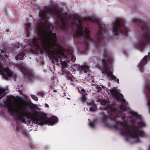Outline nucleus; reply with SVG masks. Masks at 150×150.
<instances>
[{
    "mask_svg": "<svg viewBox=\"0 0 150 150\" xmlns=\"http://www.w3.org/2000/svg\"><path fill=\"white\" fill-rule=\"evenodd\" d=\"M51 15L54 16L56 18L57 27L62 31L65 34H69L70 31L75 32L73 37L77 40V42L85 45L83 51L87 52L90 43L93 42L95 44L96 50L102 53L103 58L102 62L103 67L104 71L106 73L110 80H113L118 83H119L118 79L114 76L111 71H108L111 67L112 62V57L110 56L104 46L105 38L108 36L106 30L105 26L100 21H97L96 23L98 28V31L94 38L90 36L89 29L84 28L83 25L82 21L79 18L74 16V21L69 23L67 20L70 16H65L61 15L60 9L54 8L52 10L47 8L39 13L40 17L42 18L43 24L38 26L36 31L37 35L33 39L34 46L41 53L45 52L49 56L52 58L53 62L57 65L59 63L66 67L67 64L66 58L59 57L57 53L54 52L56 47L53 45H58L55 33L50 31V25L47 21L51 17Z\"/></svg>",
    "mask_w": 150,
    "mask_h": 150,
    "instance_id": "1",
    "label": "nucleus"
},
{
    "mask_svg": "<svg viewBox=\"0 0 150 150\" xmlns=\"http://www.w3.org/2000/svg\"><path fill=\"white\" fill-rule=\"evenodd\" d=\"M29 108V104L26 103L24 104H22L18 106L16 110L11 106L8 107V112L11 114L18 113L16 115L17 118L20 120L21 122L25 123L26 122L25 117L30 119L33 123L42 125L47 124L53 125L58 121V118L56 116L48 120L47 115L45 113L39 116H38V115H31L28 112Z\"/></svg>",
    "mask_w": 150,
    "mask_h": 150,
    "instance_id": "2",
    "label": "nucleus"
},
{
    "mask_svg": "<svg viewBox=\"0 0 150 150\" xmlns=\"http://www.w3.org/2000/svg\"><path fill=\"white\" fill-rule=\"evenodd\" d=\"M133 22L137 24L142 35L135 44L136 48L140 51L144 50L147 45H150V23L137 18H133Z\"/></svg>",
    "mask_w": 150,
    "mask_h": 150,
    "instance_id": "3",
    "label": "nucleus"
},
{
    "mask_svg": "<svg viewBox=\"0 0 150 150\" xmlns=\"http://www.w3.org/2000/svg\"><path fill=\"white\" fill-rule=\"evenodd\" d=\"M103 110H106L109 115L108 116L104 112H100L99 114L103 115L102 120L104 122H105L108 119L110 118L112 120L115 121L116 118L119 117V114H122V112L116 108H113L109 105H108Z\"/></svg>",
    "mask_w": 150,
    "mask_h": 150,
    "instance_id": "4",
    "label": "nucleus"
},
{
    "mask_svg": "<svg viewBox=\"0 0 150 150\" xmlns=\"http://www.w3.org/2000/svg\"><path fill=\"white\" fill-rule=\"evenodd\" d=\"M113 32L115 35H123L128 36V31L125 26L124 21L121 19H117L113 22Z\"/></svg>",
    "mask_w": 150,
    "mask_h": 150,
    "instance_id": "5",
    "label": "nucleus"
},
{
    "mask_svg": "<svg viewBox=\"0 0 150 150\" xmlns=\"http://www.w3.org/2000/svg\"><path fill=\"white\" fill-rule=\"evenodd\" d=\"M53 46L56 47L57 49L54 50V52L57 54L59 57H62L66 58V60L68 61L70 60L74 62L76 60V58L73 55V52L72 50H69L67 51L63 50V48L58 43V45H55L54 43Z\"/></svg>",
    "mask_w": 150,
    "mask_h": 150,
    "instance_id": "6",
    "label": "nucleus"
},
{
    "mask_svg": "<svg viewBox=\"0 0 150 150\" xmlns=\"http://www.w3.org/2000/svg\"><path fill=\"white\" fill-rule=\"evenodd\" d=\"M110 93L112 96L116 99L118 101L125 103L126 102L125 99L123 98V96L121 93L118 92L117 89L113 88L110 90Z\"/></svg>",
    "mask_w": 150,
    "mask_h": 150,
    "instance_id": "7",
    "label": "nucleus"
},
{
    "mask_svg": "<svg viewBox=\"0 0 150 150\" xmlns=\"http://www.w3.org/2000/svg\"><path fill=\"white\" fill-rule=\"evenodd\" d=\"M1 54H0V68H3V66L8 58L9 54L5 49L1 50Z\"/></svg>",
    "mask_w": 150,
    "mask_h": 150,
    "instance_id": "8",
    "label": "nucleus"
},
{
    "mask_svg": "<svg viewBox=\"0 0 150 150\" xmlns=\"http://www.w3.org/2000/svg\"><path fill=\"white\" fill-rule=\"evenodd\" d=\"M21 71L24 75L25 80L27 81L30 79V77H33L34 76V72L31 70L23 67L21 68Z\"/></svg>",
    "mask_w": 150,
    "mask_h": 150,
    "instance_id": "9",
    "label": "nucleus"
},
{
    "mask_svg": "<svg viewBox=\"0 0 150 150\" xmlns=\"http://www.w3.org/2000/svg\"><path fill=\"white\" fill-rule=\"evenodd\" d=\"M2 75L5 79L8 80L10 79L13 75V73L8 67L4 68Z\"/></svg>",
    "mask_w": 150,
    "mask_h": 150,
    "instance_id": "10",
    "label": "nucleus"
},
{
    "mask_svg": "<svg viewBox=\"0 0 150 150\" xmlns=\"http://www.w3.org/2000/svg\"><path fill=\"white\" fill-rule=\"evenodd\" d=\"M150 60V53H148V55L143 57L139 63L138 68L141 72H143L144 65L146 64L148 60Z\"/></svg>",
    "mask_w": 150,
    "mask_h": 150,
    "instance_id": "11",
    "label": "nucleus"
},
{
    "mask_svg": "<svg viewBox=\"0 0 150 150\" xmlns=\"http://www.w3.org/2000/svg\"><path fill=\"white\" fill-rule=\"evenodd\" d=\"M128 133L130 135V136L132 138L137 139L136 141L137 143L140 142H141L140 140L139 139V134L137 133L134 127L132 129V132L129 130V131Z\"/></svg>",
    "mask_w": 150,
    "mask_h": 150,
    "instance_id": "12",
    "label": "nucleus"
},
{
    "mask_svg": "<svg viewBox=\"0 0 150 150\" xmlns=\"http://www.w3.org/2000/svg\"><path fill=\"white\" fill-rule=\"evenodd\" d=\"M79 92L81 95V96L79 98L81 102L83 104L87 100V97L86 96L88 95L86 91L84 89L82 88L81 91L79 90Z\"/></svg>",
    "mask_w": 150,
    "mask_h": 150,
    "instance_id": "13",
    "label": "nucleus"
},
{
    "mask_svg": "<svg viewBox=\"0 0 150 150\" xmlns=\"http://www.w3.org/2000/svg\"><path fill=\"white\" fill-rule=\"evenodd\" d=\"M124 128L123 129L124 130H127V131L125 132H122L121 134L122 135H124L125 134H127L129 136L130 135L129 134L128 132L130 130L132 132V129L130 128V126H128L127 125H123Z\"/></svg>",
    "mask_w": 150,
    "mask_h": 150,
    "instance_id": "14",
    "label": "nucleus"
},
{
    "mask_svg": "<svg viewBox=\"0 0 150 150\" xmlns=\"http://www.w3.org/2000/svg\"><path fill=\"white\" fill-rule=\"evenodd\" d=\"M25 56V53L24 52H22L19 53V54L16 56L15 58L16 60H23Z\"/></svg>",
    "mask_w": 150,
    "mask_h": 150,
    "instance_id": "15",
    "label": "nucleus"
},
{
    "mask_svg": "<svg viewBox=\"0 0 150 150\" xmlns=\"http://www.w3.org/2000/svg\"><path fill=\"white\" fill-rule=\"evenodd\" d=\"M89 70V67L87 65H81V71L83 73H86Z\"/></svg>",
    "mask_w": 150,
    "mask_h": 150,
    "instance_id": "16",
    "label": "nucleus"
},
{
    "mask_svg": "<svg viewBox=\"0 0 150 150\" xmlns=\"http://www.w3.org/2000/svg\"><path fill=\"white\" fill-rule=\"evenodd\" d=\"M96 120H94L93 121H90L89 122V125L90 127L94 128L95 127V122Z\"/></svg>",
    "mask_w": 150,
    "mask_h": 150,
    "instance_id": "17",
    "label": "nucleus"
},
{
    "mask_svg": "<svg viewBox=\"0 0 150 150\" xmlns=\"http://www.w3.org/2000/svg\"><path fill=\"white\" fill-rule=\"evenodd\" d=\"M129 113L130 114H132L133 116H138L139 117H141V116L138 114L137 112H135L134 111L131 110L129 111Z\"/></svg>",
    "mask_w": 150,
    "mask_h": 150,
    "instance_id": "18",
    "label": "nucleus"
},
{
    "mask_svg": "<svg viewBox=\"0 0 150 150\" xmlns=\"http://www.w3.org/2000/svg\"><path fill=\"white\" fill-rule=\"evenodd\" d=\"M96 105L95 104H94L93 107H90L89 110L90 111L95 112L96 111Z\"/></svg>",
    "mask_w": 150,
    "mask_h": 150,
    "instance_id": "19",
    "label": "nucleus"
},
{
    "mask_svg": "<svg viewBox=\"0 0 150 150\" xmlns=\"http://www.w3.org/2000/svg\"><path fill=\"white\" fill-rule=\"evenodd\" d=\"M26 28L27 29H31V24L28 22H27L25 23Z\"/></svg>",
    "mask_w": 150,
    "mask_h": 150,
    "instance_id": "20",
    "label": "nucleus"
},
{
    "mask_svg": "<svg viewBox=\"0 0 150 150\" xmlns=\"http://www.w3.org/2000/svg\"><path fill=\"white\" fill-rule=\"evenodd\" d=\"M98 102H100L101 105H105L107 104V102L105 100H98L97 101Z\"/></svg>",
    "mask_w": 150,
    "mask_h": 150,
    "instance_id": "21",
    "label": "nucleus"
},
{
    "mask_svg": "<svg viewBox=\"0 0 150 150\" xmlns=\"http://www.w3.org/2000/svg\"><path fill=\"white\" fill-rule=\"evenodd\" d=\"M38 95L41 96H43L44 95V93L43 91H39L38 92Z\"/></svg>",
    "mask_w": 150,
    "mask_h": 150,
    "instance_id": "22",
    "label": "nucleus"
},
{
    "mask_svg": "<svg viewBox=\"0 0 150 150\" xmlns=\"http://www.w3.org/2000/svg\"><path fill=\"white\" fill-rule=\"evenodd\" d=\"M31 96L32 98L35 100L37 101L38 100V98L35 96L33 95H31Z\"/></svg>",
    "mask_w": 150,
    "mask_h": 150,
    "instance_id": "23",
    "label": "nucleus"
},
{
    "mask_svg": "<svg viewBox=\"0 0 150 150\" xmlns=\"http://www.w3.org/2000/svg\"><path fill=\"white\" fill-rule=\"evenodd\" d=\"M139 134L140 136L143 137H144L145 135L144 132L143 130L140 131L139 132Z\"/></svg>",
    "mask_w": 150,
    "mask_h": 150,
    "instance_id": "24",
    "label": "nucleus"
},
{
    "mask_svg": "<svg viewBox=\"0 0 150 150\" xmlns=\"http://www.w3.org/2000/svg\"><path fill=\"white\" fill-rule=\"evenodd\" d=\"M96 88L97 90V91L98 92H100L102 90V88L100 86H98L96 87Z\"/></svg>",
    "mask_w": 150,
    "mask_h": 150,
    "instance_id": "25",
    "label": "nucleus"
},
{
    "mask_svg": "<svg viewBox=\"0 0 150 150\" xmlns=\"http://www.w3.org/2000/svg\"><path fill=\"white\" fill-rule=\"evenodd\" d=\"M9 101V100L8 99H6V100H4V102L5 105H8Z\"/></svg>",
    "mask_w": 150,
    "mask_h": 150,
    "instance_id": "26",
    "label": "nucleus"
},
{
    "mask_svg": "<svg viewBox=\"0 0 150 150\" xmlns=\"http://www.w3.org/2000/svg\"><path fill=\"white\" fill-rule=\"evenodd\" d=\"M120 108L123 110H124V111H126V109H125V107H124V106H123V105H121L120 106Z\"/></svg>",
    "mask_w": 150,
    "mask_h": 150,
    "instance_id": "27",
    "label": "nucleus"
},
{
    "mask_svg": "<svg viewBox=\"0 0 150 150\" xmlns=\"http://www.w3.org/2000/svg\"><path fill=\"white\" fill-rule=\"evenodd\" d=\"M139 124L143 126H145L146 125V124L143 122H139Z\"/></svg>",
    "mask_w": 150,
    "mask_h": 150,
    "instance_id": "28",
    "label": "nucleus"
},
{
    "mask_svg": "<svg viewBox=\"0 0 150 150\" xmlns=\"http://www.w3.org/2000/svg\"><path fill=\"white\" fill-rule=\"evenodd\" d=\"M113 127L116 129H118V127L116 125H114L113 126Z\"/></svg>",
    "mask_w": 150,
    "mask_h": 150,
    "instance_id": "29",
    "label": "nucleus"
},
{
    "mask_svg": "<svg viewBox=\"0 0 150 150\" xmlns=\"http://www.w3.org/2000/svg\"><path fill=\"white\" fill-rule=\"evenodd\" d=\"M93 105V103H88L87 105L90 106L92 105Z\"/></svg>",
    "mask_w": 150,
    "mask_h": 150,
    "instance_id": "30",
    "label": "nucleus"
},
{
    "mask_svg": "<svg viewBox=\"0 0 150 150\" xmlns=\"http://www.w3.org/2000/svg\"><path fill=\"white\" fill-rule=\"evenodd\" d=\"M68 78H69V80H70V81H71V82H73V79H72V78L71 77H68Z\"/></svg>",
    "mask_w": 150,
    "mask_h": 150,
    "instance_id": "31",
    "label": "nucleus"
},
{
    "mask_svg": "<svg viewBox=\"0 0 150 150\" xmlns=\"http://www.w3.org/2000/svg\"><path fill=\"white\" fill-rule=\"evenodd\" d=\"M45 106L46 107H49V106L48 105V104H47L46 103H45Z\"/></svg>",
    "mask_w": 150,
    "mask_h": 150,
    "instance_id": "32",
    "label": "nucleus"
},
{
    "mask_svg": "<svg viewBox=\"0 0 150 150\" xmlns=\"http://www.w3.org/2000/svg\"><path fill=\"white\" fill-rule=\"evenodd\" d=\"M125 116H122L121 117V118L122 119V120H124L125 119Z\"/></svg>",
    "mask_w": 150,
    "mask_h": 150,
    "instance_id": "33",
    "label": "nucleus"
},
{
    "mask_svg": "<svg viewBox=\"0 0 150 150\" xmlns=\"http://www.w3.org/2000/svg\"><path fill=\"white\" fill-rule=\"evenodd\" d=\"M16 130L17 131H19V128L18 127H16Z\"/></svg>",
    "mask_w": 150,
    "mask_h": 150,
    "instance_id": "34",
    "label": "nucleus"
},
{
    "mask_svg": "<svg viewBox=\"0 0 150 150\" xmlns=\"http://www.w3.org/2000/svg\"><path fill=\"white\" fill-rule=\"evenodd\" d=\"M119 122H121L119 121H116V124H118V123H119Z\"/></svg>",
    "mask_w": 150,
    "mask_h": 150,
    "instance_id": "35",
    "label": "nucleus"
},
{
    "mask_svg": "<svg viewBox=\"0 0 150 150\" xmlns=\"http://www.w3.org/2000/svg\"><path fill=\"white\" fill-rule=\"evenodd\" d=\"M148 150H150V145L149 146V148Z\"/></svg>",
    "mask_w": 150,
    "mask_h": 150,
    "instance_id": "36",
    "label": "nucleus"
},
{
    "mask_svg": "<svg viewBox=\"0 0 150 150\" xmlns=\"http://www.w3.org/2000/svg\"><path fill=\"white\" fill-rule=\"evenodd\" d=\"M37 112L36 111L35 112V113H34V114H36Z\"/></svg>",
    "mask_w": 150,
    "mask_h": 150,
    "instance_id": "37",
    "label": "nucleus"
},
{
    "mask_svg": "<svg viewBox=\"0 0 150 150\" xmlns=\"http://www.w3.org/2000/svg\"><path fill=\"white\" fill-rule=\"evenodd\" d=\"M126 139H127V140H128V138H126Z\"/></svg>",
    "mask_w": 150,
    "mask_h": 150,
    "instance_id": "38",
    "label": "nucleus"
},
{
    "mask_svg": "<svg viewBox=\"0 0 150 150\" xmlns=\"http://www.w3.org/2000/svg\"><path fill=\"white\" fill-rule=\"evenodd\" d=\"M71 84H72V85H74V84H73V83H71Z\"/></svg>",
    "mask_w": 150,
    "mask_h": 150,
    "instance_id": "39",
    "label": "nucleus"
},
{
    "mask_svg": "<svg viewBox=\"0 0 150 150\" xmlns=\"http://www.w3.org/2000/svg\"><path fill=\"white\" fill-rule=\"evenodd\" d=\"M17 48H19V47H17Z\"/></svg>",
    "mask_w": 150,
    "mask_h": 150,
    "instance_id": "40",
    "label": "nucleus"
},
{
    "mask_svg": "<svg viewBox=\"0 0 150 150\" xmlns=\"http://www.w3.org/2000/svg\"><path fill=\"white\" fill-rule=\"evenodd\" d=\"M30 29H31V30H32V29H31V28Z\"/></svg>",
    "mask_w": 150,
    "mask_h": 150,
    "instance_id": "41",
    "label": "nucleus"
}]
</instances>
